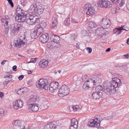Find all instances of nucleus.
Instances as JSON below:
<instances>
[{"label": "nucleus", "instance_id": "1", "mask_svg": "<svg viewBox=\"0 0 129 129\" xmlns=\"http://www.w3.org/2000/svg\"><path fill=\"white\" fill-rule=\"evenodd\" d=\"M101 81V79L98 77L92 78L91 79H88L83 84V88L85 90L93 88L94 86H96L98 85Z\"/></svg>", "mask_w": 129, "mask_h": 129}, {"label": "nucleus", "instance_id": "2", "mask_svg": "<svg viewBox=\"0 0 129 129\" xmlns=\"http://www.w3.org/2000/svg\"><path fill=\"white\" fill-rule=\"evenodd\" d=\"M44 9L43 5L39 3H36L30 5L28 11L31 14H35L36 13L40 14L43 13Z\"/></svg>", "mask_w": 129, "mask_h": 129}, {"label": "nucleus", "instance_id": "3", "mask_svg": "<svg viewBox=\"0 0 129 129\" xmlns=\"http://www.w3.org/2000/svg\"><path fill=\"white\" fill-rule=\"evenodd\" d=\"M49 86V81L47 79L43 78L40 79L38 83L36 85L37 87L41 89L47 90Z\"/></svg>", "mask_w": 129, "mask_h": 129}, {"label": "nucleus", "instance_id": "4", "mask_svg": "<svg viewBox=\"0 0 129 129\" xmlns=\"http://www.w3.org/2000/svg\"><path fill=\"white\" fill-rule=\"evenodd\" d=\"M102 120V117L100 115L96 116L94 119L91 120L88 122L87 125L90 127H97L100 125L99 122Z\"/></svg>", "mask_w": 129, "mask_h": 129}, {"label": "nucleus", "instance_id": "5", "mask_svg": "<svg viewBox=\"0 0 129 129\" xmlns=\"http://www.w3.org/2000/svg\"><path fill=\"white\" fill-rule=\"evenodd\" d=\"M96 92H93L92 94V96L93 98L95 99H99L101 97L102 95V92L103 87L102 85H99L96 88Z\"/></svg>", "mask_w": 129, "mask_h": 129}, {"label": "nucleus", "instance_id": "6", "mask_svg": "<svg viewBox=\"0 0 129 129\" xmlns=\"http://www.w3.org/2000/svg\"><path fill=\"white\" fill-rule=\"evenodd\" d=\"M70 91V89L66 85H63L59 89L58 96L62 97L68 94Z\"/></svg>", "mask_w": 129, "mask_h": 129}, {"label": "nucleus", "instance_id": "7", "mask_svg": "<svg viewBox=\"0 0 129 129\" xmlns=\"http://www.w3.org/2000/svg\"><path fill=\"white\" fill-rule=\"evenodd\" d=\"M83 8L84 11H86V13L87 15H92L95 14V11L94 8L91 7L90 5L89 4H86Z\"/></svg>", "mask_w": 129, "mask_h": 129}, {"label": "nucleus", "instance_id": "8", "mask_svg": "<svg viewBox=\"0 0 129 129\" xmlns=\"http://www.w3.org/2000/svg\"><path fill=\"white\" fill-rule=\"evenodd\" d=\"M38 20V16L35 14H29V18L26 20L27 24L32 25L34 24Z\"/></svg>", "mask_w": 129, "mask_h": 129}, {"label": "nucleus", "instance_id": "9", "mask_svg": "<svg viewBox=\"0 0 129 129\" xmlns=\"http://www.w3.org/2000/svg\"><path fill=\"white\" fill-rule=\"evenodd\" d=\"M98 6L101 8H108L111 7L112 5L111 2L107 1H100L98 3Z\"/></svg>", "mask_w": 129, "mask_h": 129}, {"label": "nucleus", "instance_id": "10", "mask_svg": "<svg viewBox=\"0 0 129 129\" xmlns=\"http://www.w3.org/2000/svg\"><path fill=\"white\" fill-rule=\"evenodd\" d=\"M22 26L20 24L15 23L11 25V29L12 33L13 34L18 33L20 29L22 28Z\"/></svg>", "mask_w": 129, "mask_h": 129}, {"label": "nucleus", "instance_id": "11", "mask_svg": "<svg viewBox=\"0 0 129 129\" xmlns=\"http://www.w3.org/2000/svg\"><path fill=\"white\" fill-rule=\"evenodd\" d=\"M12 123L13 129H25V127L22 125L21 122L19 120H14Z\"/></svg>", "mask_w": 129, "mask_h": 129}, {"label": "nucleus", "instance_id": "12", "mask_svg": "<svg viewBox=\"0 0 129 129\" xmlns=\"http://www.w3.org/2000/svg\"><path fill=\"white\" fill-rule=\"evenodd\" d=\"M26 42V38L23 37V39H21V38L18 39L16 41H14V45L15 46L20 48L23 46Z\"/></svg>", "mask_w": 129, "mask_h": 129}, {"label": "nucleus", "instance_id": "13", "mask_svg": "<svg viewBox=\"0 0 129 129\" xmlns=\"http://www.w3.org/2000/svg\"><path fill=\"white\" fill-rule=\"evenodd\" d=\"M110 21L108 19L104 18L101 22L100 25L103 28H106L110 27Z\"/></svg>", "mask_w": 129, "mask_h": 129}, {"label": "nucleus", "instance_id": "14", "mask_svg": "<svg viewBox=\"0 0 129 129\" xmlns=\"http://www.w3.org/2000/svg\"><path fill=\"white\" fill-rule=\"evenodd\" d=\"M23 102L18 99L13 103V107L15 109L17 110L21 108L23 106Z\"/></svg>", "mask_w": 129, "mask_h": 129}, {"label": "nucleus", "instance_id": "15", "mask_svg": "<svg viewBox=\"0 0 129 129\" xmlns=\"http://www.w3.org/2000/svg\"><path fill=\"white\" fill-rule=\"evenodd\" d=\"M10 19L8 18H7L6 17H5L2 19L1 20L2 25H3L5 28V34L6 35H7L9 31L8 23V22L10 21Z\"/></svg>", "mask_w": 129, "mask_h": 129}, {"label": "nucleus", "instance_id": "16", "mask_svg": "<svg viewBox=\"0 0 129 129\" xmlns=\"http://www.w3.org/2000/svg\"><path fill=\"white\" fill-rule=\"evenodd\" d=\"M26 16L24 13L18 14L15 17V20L19 22H24L26 19Z\"/></svg>", "mask_w": 129, "mask_h": 129}, {"label": "nucleus", "instance_id": "17", "mask_svg": "<svg viewBox=\"0 0 129 129\" xmlns=\"http://www.w3.org/2000/svg\"><path fill=\"white\" fill-rule=\"evenodd\" d=\"M103 90L105 93L108 95L110 94L111 93H114L116 91V89H113L110 86L105 88L104 87V89Z\"/></svg>", "mask_w": 129, "mask_h": 129}, {"label": "nucleus", "instance_id": "18", "mask_svg": "<svg viewBox=\"0 0 129 129\" xmlns=\"http://www.w3.org/2000/svg\"><path fill=\"white\" fill-rule=\"evenodd\" d=\"M28 108L30 111L33 112H37L39 109L37 104H30L28 105Z\"/></svg>", "mask_w": 129, "mask_h": 129}, {"label": "nucleus", "instance_id": "19", "mask_svg": "<svg viewBox=\"0 0 129 129\" xmlns=\"http://www.w3.org/2000/svg\"><path fill=\"white\" fill-rule=\"evenodd\" d=\"M49 38V36L48 34L47 33L42 35L39 37L40 41L43 43H46L48 41Z\"/></svg>", "mask_w": 129, "mask_h": 129}, {"label": "nucleus", "instance_id": "20", "mask_svg": "<svg viewBox=\"0 0 129 129\" xmlns=\"http://www.w3.org/2000/svg\"><path fill=\"white\" fill-rule=\"evenodd\" d=\"M56 125L53 123H48L44 126V129H57Z\"/></svg>", "mask_w": 129, "mask_h": 129}, {"label": "nucleus", "instance_id": "21", "mask_svg": "<svg viewBox=\"0 0 129 129\" xmlns=\"http://www.w3.org/2000/svg\"><path fill=\"white\" fill-rule=\"evenodd\" d=\"M48 62L46 60H41L39 63V66L41 68H45L48 64Z\"/></svg>", "mask_w": 129, "mask_h": 129}, {"label": "nucleus", "instance_id": "22", "mask_svg": "<svg viewBox=\"0 0 129 129\" xmlns=\"http://www.w3.org/2000/svg\"><path fill=\"white\" fill-rule=\"evenodd\" d=\"M52 28H55L56 25L57 24V18L55 17H53L52 20Z\"/></svg>", "mask_w": 129, "mask_h": 129}, {"label": "nucleus", "instance_id": "23", "mask_svg": "<svg viewBox=\"0 0 129 129\" xmlns=\"http://www.w3.org/2000/svg\"><path fill=\"white\" fill-rule=\"evenodd\" d=\"M58 85L59 83L57 81H55L51 83L50 85L56 90L58 89Z\"/></svg>", "mask_w": 129, "mask_h": 129}, {"label": "nucleus", "instance_id": "24", "mask_svg": "<svg viewBox=\"0 0 129 129\" xmlns=\"http://www.w3.org/2000/svg\"><path fill=\"white\" fill-rule=\"evenodd\" d=\"M31 30V36L32 37V38L34 39L37 38L39 36L37 34V33L36 32L35 29H32Z\"/></svg>", "mask_w": 129, "mask_h": 129}, {"label": "nucleus", "instance_id": "25", "mask_svg": "<svg viewBox=\"0 0 129 129\" xmlns=\"http://www.w3.org/2000/svg\"><path fill=\"white\" fill-rule=\"evenodd\" d=\"M38 97L36 96H32L28 101V102L30 103L35 102L38 101Z\"/></svg>", "mask_w": 129, "mask_h": 129}, {"label": "nucleus", "instance_id": "26", "mask_svg": "<svg viewBox=\"0 0 129 129\" xmlns=\"http://www.w3.org/2000/svg\"><path fill=\"white\" fill-rule=\"evenodd\" d=\"M114 80V79H112V81L111 82L110 86L113 89H116V88L119 87L118 84H116Z\"/></svg>", "mask_w": 129, "mask_h": 129}, {"label": "nucleus", "instance_id": "27", "mask_svg": "<svg viewBox=\"0 0 129 129\" xmlns=\"http://www.w3.org/2000/svg\"><path fill=\"white\" fill-rule=\"evenodd\" d=\"M78 122L77 119L75 118L72 119L71 120V125L74 126H78Z\"/></svg>", "mask_w": 129, "mask_h": 129}, {"label": "nucleus", "instance_id": "28", "mask_svg": "<svg viewBox=\"0 0 129 129\" xmlns=\"http://www.w3.org/2000/svg\"><path fill=\"white\" fill-rule=\"evenodd\" d=\"M112 79H114V80L116 82V84H118V86H119V87L120 85V84L121 82V80L119 78H113Z\"/></svg>", "mask_w": 129, "mask_h": 129}, {"label": "nucleus", "instance_id": "29", "mask_svg": "<svg viewBox=\"0 0 129 129\" xmlns=\"http://www.w3.org/2000/svg\"><path fill=\"white\" fill-rule=\"evenodd\" d=\"M16 11L17 13H18V14H23L24 11L19 6H18L16 9Z\"/></svg>", "mask_w": 129, "mask_h": 129}, {"label": "nucleus", "instance_id": "30", "mask_svg": "<svg viewBox=\"0 0 129 129\" xmlns=\"http://www.w3.org/2000/svg\"><path fill=\"white\" fill-rule=\"evenodd\" d=\"M35 29L36 32L37 33V34L39 36L41 34L42 32L43 31V29L42 28H36Z\"/></svg>", "mask_w": 129, "mask_h": 129}, {"label": "nucleus", "instance_id": "31", "mask_svg": "<svg viewBox=\"0 0 129 129\" xmlns=\"http://www.w3.org/2000/svg\"><path fill=\"white\" fill-rule=\"evenodd\" d=\"M97 26V25L93 21H91L89 22V26L91 28L95 27Z\"/></svg>", "mask_w": 129, "mask_h": 129}, {"label": "nucleus", "instance_id": "32", "mask_svg": "<svg viewBox=\"0 0 129 129\" xmlns=\"http://www.w3.org/2000/svg\"><path fill=\"white\" fill-rule=\"evenodd\" d=\"M70 19L69 18H66L64 22V24L65 26H68L70 24Z\"/></svg>", "mask_w": 129, "mask_h": 129}, {"label": "nucleus", "instance_id": "33", "mask_svg": "<svg viewBox=\"0 0 129 129\" xmlns=\"http://www.w3.org/2000/svg\"><path fill=\"white\" fill-rule=\"evenodd\" d=\"M114 113L110 112L109 114H108V116L106 117L107 119H110L112 118L113 116Z\"/></svg>", "mask_w": 129, "mask_h": 129}, {"label": "nucleus", "instance_id": "34", "mask_svg": "<svg viewBox=\"0 0 129 129\" xmlns=\"http://www.w3.org/2000/svg\"><path fill=\"white\" fill-rule=\"evenodd\" d=\"M124 26V25L121 26L120 28L119 29L117 30V31L115 32V33L117 34H118L120 33L121 30H127L125 29H123V27Z\"/></svg>", "mask_w": 129, "mask_h": 129}, {"label": "nucleus", "instance_id": "35", "mask_svg": "<svg viewBox=\"0 0 129 129\" xmlns=\"http://www.w3.org/2000/svg\"><path fill=\"white\" fill-rule=\"evenodd\" d=\"M79 107L78 105H76L73 106L72 107V108L74 112H76L79 110Z\"/></svg>", "mask_w": 129, "mask_h": 129}, {"label": "nucleus", "instance_id": "36", "mask_svg": "<svg viewBox=\"0 0 129 129\" xmlns=\"http://www.w3.org/2000/svg\"><path fill=\"white\" fill-rule=\"evenodd\" d=\"M4 114V110L2 109H0V118H2Z\"/></svg>", "mask_w": 129, "mask_h": 129}, {"label": "nucleus", "instance_id": "37", "mask_svg": "<svg viewBox=\"0 0 129 129\" xmlns=\"http://www.w3.org/2000/svg\"><path fill=\"white\" fill-rule=\"evenodd\" d=\"M101 28H97L95 31V34L97 35H101Z\"/></svg>", "mask_w": 129, "mask_h": 129}, {"label": "nucleus", "instance_id": "38", "mask_svg": "<svg viewBox=\"0 0 129 129\" xmlns=\"http://www.w3.org/2000/svg\"><path fill=\"white\" fill-rule=\"evenodd\" d=\"M22 90V89L19 88L17 90L16 92L19 95H21L23 93L22 91L21 90Z\"/></svg>", "mask_w": 129, "mask_h": 129}, {"label": "nucleus", "instance_id": "39", "mask_svg": "<svg viewBox=\"0 0 129 129\" xmlns=\"http://www.w3.org/2000/svg\"><path fill=\"white\" fill-rule=\"evenodd\" d=\"M49 88V89L50 91L51 92H54L55 90L51 86L49 85V86L48 87V88Z\"/></svg>", "mask_w": 129, "mask_h": 129}, {"label": "nucleus", "instance_id": "40", "mask_svg": "<svg viewBox=\"0 0 129 129\" xmlns=\"http://www.w3.org/2000/svg\"><path fill=\"white\" fill-rule=\"evenodd\" d=\"M101 35L102 36V38L103 40L106 39L108 37L106 33L103 34L102 35Z\"/></svg>", "mask_w": 129, "mask_h": 129}, {"label": "nucleus", "instance_id": "41", "mask_svg": "<svg viewBox=\"0 0 129 129\" xmlns=\"http://www.w3.org/2000/svg\"><path fill=\"white\" fill-rule=\"evenodd\" d=\"M37 59L36 58H32L31 59V60L30 61L27 62L28 63L30 62H33L35 63L36 62V61L37 60Z\"/></svg>", "mask_w": 129, "mask_h": 129}, {"label": "nucleus", "instance_id": "42", "mask_svg": "<svg viewBox=\"0 0 129 129\" xmlns=\"http://www.w3.org/2000/svg\"><path fill=\"white\" fill-rule=\"evenodd\" d=\"M12 78V75H10V74L6 75L4 76V78Z\"/></svg>", "mask_w": 129, "mask_h": 129}, {"label": "nucleus", "instance_id": "43", "mask_svg": "<svg viewBox=\"0 0 129 129\" xmlns=\"http://www.w3.org/2000/svg\"><path fill=\"white\" fill-rule=\"evenodd\" d=\"M27 1L26 0H21V4L23 5H26Z\"/></svg>", "mask_w": 129, "mask_h": 129}, {"label": "nucleus", "instance_id": "44", "mask_svg": "<svg viewBox=\"0 0 129 129\" xmlns=\"http://www.w3.org/2000/svg\"><path fill=\"white\" fill-rule=\"evenodd\" d=\"M12 0H7L9 3L11 7H14V5L13 2H12Z\"/></svg>", "mask_w": 129, "mask_h": 129}, {"label": "nucleus", "instance_id": "45", "mask_svg": "<svg viewBox=\"0 0 129 129\" xmlns=\"http://www.w3.org/2000/svg\"><path fill=\"white\" fill-rule=\"evenodd\" d=\"M77 127H78L76 126V125L74 126L71 125L70 129H77Z\"/></svg>", "mask_w": 129, "mask_h": 129}, {"label": "nucleus", "instance_id": "46", "mask_svg": "<svg viewBox=\"0 0 129 129\" xmlns=\"http://www.w3.org/2000/svg\"><path fill=\"white\" fill-rule=\"evenodd\" d=\"M112 2L115 4H117L119 3V0H111Z\"/></svg>", "mask_w": 129, "mask_h": 129}, {"label": "nucleus", "instance_id": "47", "mask_svg": "<svg viewBox=\"0 0 129 129\" xmlns=\"http://www.w3.org/2000/svg\"><path fill=\"white\" fill-rule=\"evenodd\" d=\"M59 39H55L52 40V42H54L56 43H58L59 42Z\"/></svg>", "mask_w": 129, "mask_h": 129}, {"label": "nucleus", "instance_id": "48", "mask_svg": "<svg viewBox=\"0 0 129 129\" xmlns=\"http://www.w3.org/2000/svg\"><path fill=\"white\" fill-rule=\"evenodd\" d=\"M33 82L31 80H30L27 81V84L29 85H31L33 84Z\"/></svg>", "mask_w": 129, "mask_h": 129}, {"label": "nucleus", "instance_id": "49", "mask_svg": "<svg viewBox=\"0 0 129 129\" xmlns=\"http://www.w3.org/2000/svg\"><path fill=\"white\" fill-rule=\"evenodd\" d=\"M86 50L89 53H90L92 51V49L90 47H87Z\"/></svg>", "mask_w": 129, "mask_h": 129}, {"label": "nucleus", "instance_id": "50", "mask_svg": "<svg viewBox=\"0 0 129 129\" xmlns=\"http://www.w3.org/2000/svg\"><path fill=\"white\" fill-rule=\"evenodd\" d=\"M82 78L83 80H84L85 79H86L87 78V76L86 75H84V76H82Z\"/></svg>", "mask_w": 129, "mask_h": 129}, {"label": "nucleus", "instance_id": "51", "mask_svg": "<svg viewBox=\"0 0 129 129\" xmlns=\"http://www.w3.org/2000/svg\"><path fill=\"white\" fill-rule=\"evenodd\" d=\"M24 76L23 75H22L19 76L18 77V79L19 80H21L23 78Z\"/></svg>", "mask_w": 129, "mask_h": 129}, {"label": "nucleus", "instance_id": "52", "mask_svg": "<svg viewBox=\"0 0 129 129\" xmlns=\"http://www.w3.org/2000/svg\"><path fill=\"white\" fill-rule=\"evenodd\" d=\"M73 21L74 23V22L78 23L80 22V21L78 20H77L74 19H73Z\"/></svg>", "mask_w": 129, "mask_h": 129}, {"label": "nucleus", "instance_id": "53", "mask_svg": "<svg viewBox=\"0 0 129 129\" xmlns=\"http://www.w3.org/2000/svg\"><path fill=\"white\" fill-rule=\"evenodd\" d=\"M17 68V66H14L12 68L13 70L14 71H16Z\"/></svg>", "mask_w": 129, "mask_h": 129}, {"label": "nucleus", "instance_id": "54", "mask_svg": "<svg viewBox=\"0 0 129 129\" xmlns=\"http://www.w3.org/2000/svg\"><path fill=\"white\" fill-rule=\"evenodd\" d=\"M124 1L123 0H121V1L120 3V6H122V5H123Z\"/></svg>", "mask_w": 129, "mask_h": 129}, {"label": "nucleus", "instance_id": "55", "mask_svg": "<svg viewBox=\"0 0 129 129\" xmlns=\"http://www.w3.org/2000/svg\"><path fill=\"white\" fill-rule=\"evenodd\" d=\"M123 56H124L127 59L129 57V54H126L124 55Z\"/></svg>", "mask_w": 129, "mask_h": 129}, {"label": "nucleus", "instance_id": "56", "mask_svg": "<svg viewBox=\"0 0 129 129\" xmlns=\"http://www.w3.org/2000/svg\"><path fill=\"white\" fill-rule=\"evenodd\" d=\"M7 61L6 60H4L2 61V62L1 64L2 65H4L5 64V63Z\"/></svg>", "mask_w": 129, "mask_h": 129}, {"label": "nucleus", "instance_id": "57", "mask_svg": "<svg viewBox=\"0 0 129 129\" xmlns=\"http://www.w3.org/2000/svg\"><path fill=\"white\" fill-rule=\"evenodd\" d=\"M59 39L60 37L59 36H58L55 35V38H54V39Z\"/></svg>", "mask_w": 129, "mask_h": 129}, {"label": "nucleus", "instance_id": "58", "mask_svg": "<svg viewBox=\"0 0 129 129\" xmlns=\"http://www.w3.org/2000/svg\"><path fill=\"white\" fill-rule=\"evenodd\" d=\"M55 35H51L50 38L51 39V40H52L53 39H54V38H55Z\"/></svg>", "mask_w": 129, "mask_h": 129}, {"label": "nucleus", "instance_id": "59", "mask_svg": "<svg viewBox=\"0 0 129 129\" xmlns=\"http://www.w3.org/2000/svg\"><path fill=\"white\" fill-rule=\"evenodd\" d=\"M3 94L2 92H0V96L1 98H2L3 96Z\"/></svg>", "mask_w": 129, "mask_h": 129}, {"label": "nucleus", "instance_id": "60", "mask_svg": "<svg viewBox=\"0 0 129 129\" xmlns=\"http://www.w3.org/2000/svg\"><path fill=\"white\" fill-rule=\"evenodd\" d=\"M8 83L7 82V81H5L4 82L3 84L6 85Z\"/></svg>", "mask_w": 129, "mask_h": 129}, {"label": "nucleus", "instance_id": "61", "mask_svg": "<svg viewBox=\"0 0 129 129\" xmlns=\"http://www.w3.org/2000/svg\"><path fill=\"white\" fill-rule=\"evenodd\" d=\"M110 50V48H108L107 50H106V52H109Z\"/></svg>", "mask_w": 129, "mask_h": 129}, {"label": "nucleus", "instance_id": "62", "mask_svg": "<svg viewBox=\"0 0 129 129\" xmlns=\"http://www.w3.org/2000/svg\"><path fill=\"white\" fill-rule=\"evenodd\" d=\"M99 126L98 127V129H104V128L103 127H99Z\"/></svg>", "mask_w": 129, "mask_h": 129}, {"label": "nucleus", "instance_id": "63", "mask_svg": "<svg viewBox=\"0 0 129 129\" xmlns=\"http://www.w3.org/2000/svg\"><path fill=\"white\" fill-rule=\"evenodd\" d=\"M126 42L127 44L129 45V38L127 39Z\"/></svg>", "mask_w": 129, "mask_h": 129}, {"label": "nucleus", "instance_id": "64", "mask_svg": "<svg viewBox=\"0 0 129 129\" xmlns=\"http://www.w3.org/2000/svg\"><path fill=\"white\" fill-rule=\"evenodd\" d=\"M126 6L127 8L129 10V4H128Z\"/></svg>", "mask_w": 129, "mask_h": 129}]
</instances>
